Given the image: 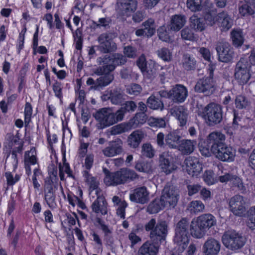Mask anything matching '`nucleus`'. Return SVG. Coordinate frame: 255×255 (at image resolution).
<instances>
[{"instance_id":"47","label":"nucleus","mask_w":255,"mask_h":255,"mask_svg":"<svg viewBox=\"0 0 255 255\" xmlns=\"http://www.w3.org/2000/svg\"><path fill=\"white\" fill-rule=\"evenodd\" d=\"M135 168L139 172L149 173L152 170V166L149 162L140 161L136 163Z\"/></svg>"},{"instance_id":"8","label":"nucleus","mask_w":255,"mask_h":255,"mask_svg":"<svg viewBox=\"0 0 255 255\" xmlns=\"http://www.w3.org/2000/svg\"><path fill=\"white\" fill-rule=\"evenodd\" d=\"M179 191L173 185L167 183L162 191L160 199L166 207L174 208L179 199Z\"/></svg>"},{"instance_id":"23","label":"nucleus","mask_w":255,"mask_h":255,"mask_svg":"<svg viewBox=\"0 0 255 255\" xmlns=\"http://www.w3.org/2000/svg\"><path fill=\"white\" fill-rule=\"evenodd\" d=\"M190 232L191 236L196 239H201L207 231L197 218H194L190 224Z\"/></svg>"},{"instance_id":"43","label":"nucleus","mask_w":255,"mask_h":255,"mask_svg":"<svg viewBox=\"0 0 255 255\" xmlns=\"http://www.w3.org/2000/svg\"><path fill=\"white\" fill-rule=\"evenodd\" d=\"M158 57L164 62H170L172 58V53L167 48L162 47L156 51Z\"/></svg>"},{"instance_id":"51","label":"nucleus","mask_w":255,"mask_h":255,"mask_svg":"<svg viewBox=\"0 0 255 255\" xmlns=\"http://www.w3.org/2000/svg\"><path fill=\"white\" fill-rule=\"evenodd\" d=\"M111 81H87V85H91V88L100 90L103 87L108 85Z\"/></svg>"},{"instance_id":"42","label":"nucleus","mask_w":255,"mask_h":255,"mask_svg":"<svg viewBox=\"0 0 255 255\" xmlns=\"http://www.w3.org/2000/svg\"><path fill=\"white\" fill-rule=\"evenodd\" d=\"M147 106L153 110H162L164 105L161 100L155 97L154 96H151L147 100Z\"/></svg>"},{"instance_id":"20","label":"nucleus","mask_w":255,"mask_h":255,"mask_svg":"<svg viewBox=\"0 0 255 255\" xmlns=\"http://www.w3.org/2000/svg\"><path fill=\"white\" fill-rule=\"evenodd\" d=\"M207 138L209 143L211 144L212 152L225 144V136L221 132L213 131L208 135Z\"/></svg>"},{"instance_id":"50","label":"nucleus","mask_w":255,"mask_h":255,"mask_svg":"<svg viewBox=\"0 0 255 255\" xmlns=\"http://www.w3.org/2000/svg\"><path fill=\"white\" fill-rule=\"evenodd\" d=\"M233 187H237L238 190L241 193H244L246 191V188L244 185L242 180L236 175H233L230 182Z\"/></svg>"},{"instance_id":"13","label":"nucleus","mask_w":255,"mask_h":255,"mask_svg":"<svg viewBox=\"0 0 255 255\" xmlns=\"http://www.w3.org/2000/svg\"><path fill=\"white\" fill-rule=\"evenodd\" d=\"M107 157H112L120 155L124 152L123 141L119 138L109 142V145L102 151Z\"/></svg>"},{"instance_id":"63","label":"nucleus","mask_w":255,"mask_h":255,"mask_svg":"<svg viewBox=\"0 0 255 255\" xmlns=\"http://www.w3.org/2000/svg\"><path fill=\"white\" fill-rule=\"evenodd\" d=\"M5 176L6 178L7 184L8 185H13L20 179V176L16 174L14 177L11 173L9 172H5Z\"/></svg>"},{"instance_id":"18","label":"nucleus","mask_w":255,"mask_h":255,"mask_svg":"<svg viewBox=\"0 0 255 255\" xmlns=\"http://www.w3.org/2000/svg\"><path fill=\"white\" fill-rule=\"evenodd\" d=\"M184 162L187 172L192 176H198L202 170V164L196 157L189 156L185 159Z\"/></svg>"},{"instance_id":"41","label":"nucleus","mask_w":255,"mask_h":255,"mask_svg":"<svg viewBox=\"0 0 255 255\" xmlns=\"http://www.w3.org/2000/svg\"><path fill=\"white\" fill-rule=\"evenodd\" d=\"M167 121L165 118H156L150 117L147 120V124L151 127L158 128H165Z\"/></svg>"},{"instance_id":"1","label":"nucleus","mask_w":255,"mask_h":255,"mask_svg":"<svg viewBox=\"0 0 255 255\" xmlns=\"http://www.w3.org/2000/svg\"><path fill=\"white\" fill-rule=\"evenodd\" d=\"M144 229L149 232L150 241H147L139 248L137 255H156L160 244L165 240L168 231V225L164 220L152 218L144 225Z\"/></svg>"},{"instance_id":"53","label":"nucleus","mask_w":255,"mask_h":255,"mask_svg":"<svg viewBox=\"0 0 255 255\" xmlns=\"http://www.w3.org/2000/svg\"><path fill=\"white\" fill-rule=\"evenodd\" d=\"M190 208L191 212L194 213L203 212L205 208L204 204L198 200L193 201L190 203Z\"/></svg>"},{"instance_id":"34","label":"nucleus","mask_w":255,"mask_h":255,"mask_svg":"<svg viewBox=\"0 0 255 255\" xmlns=\"http://www.w3.org/2000/svg\"><path fill=\"white\" fill-rule=\"evenodd\" d=\"M136 107L135 102L132 101H127L123 104L121 108L117 111L118 114L121 116V121L124 119L126 113L134 111Z\"/></svg>"},{"instance_id":"7","label":"nucleus","mask_w":255,"mask_h":255,"mask_svg":"<svg viewBox=\"0 0 255 255\" xmlns=\"http://www.w3.org/2000/svg\"><path fill=\"white\" fill-rule=\"evenodd\" d=\"M222 241L225 247L232 251H237L241 249L246 243L245 239L234 230L225 232L222 236Z\"/></svg>"},{"instance_id":"46","label":"nucleus","mask_w":255,"mask_h":255,"mask_svg":"<svg viewBox=\"0 0 255 255\" xmlns=\"http://www.w3.org/2000/svg\"><path fill=\"white\" fill-rule=\"evenodd\" d=\"M36 155V150L34 147L31 148L29 151H25L24 156V163L30 164H36L37 162Z\"/></svg>"},{"instance_id":"28","label":"nucleus","mask_w":255,"mask_h":255,"mask_svg":"<svg viewBox=\"0 0 255 255\" xmlns=\"http://www.w3.org/2000/svg\"><path fill=\"white\" fill-rule=\"evenodd\" d=\"M159 167L166 174L170 173L175 169L174 164L169 161L168 155L165 153L160 155Z\"/></svg>"},{"instance_id":"49","label":"nucleus","mask_w":255,"mask_h":255,"mask_svg":"<svg viewBox=\"0 0 255 255\" xmlns=\"http://www.w3.org/2000/svg\"><path fill=\"white\" fill-rule=\"evenodd\" d=\"M236 107L239 109L246 108L249 105V102L247 98L243 95H238L235 101Z\"/></svg>"},{"instance_id":"26","label":"nucleus","mask_w":255,"mask_h":255,"mask_svg":"<svg viewBox=\"0 0 255 255\" xmlns=\"http://www.w3.org/2000/svg\"><path fill=\"white\" fill-rule=\"evenodd\" d=\"M144 134L140 130L133 131L128 137L127 142L128 145L133 148L138 147L142 139L144 138Z\"/></svg>"},{"instance_id":"12","label":"nucleus","mask_w":255,"mask_h":255,"mask_svg":"<svg viewBox=\"0 0 255 255\" xmlns=\"http://www.w3.org/2000/svg\"><path fill=\"white\" fill-rule=\"evenodd\" d=\"M212 152L217 159L223 162H232L236 156V150L226 144Z\"/></svg>"},{"instance_id":"5","label":"nucleus","mask_w":255,"mask_h":255,"mask_svg":"<svg viewBox=\"0 0 255 255\" xmlns=\"http://www.w3.org/2000/svg\"><path fill=\"white\" fill-rule=\"evenodd\" d=\"M94 117L99 124L101 129L110 127L121 122V116L117 112L113 113L109 108H102L93 114Z\"/></svg>"},{"instance_id":"30","label":"nucleus","mask_w":255,"mask_h":255,"mask_svg":"<svg viewBox=\"0 0 255 255\" xmlns=\"http://www.w3.org/2000/svg\"><path fill=\"white\" fill-rule=\"evenodd\" d=\"M213 81H198L195 86V90L199 93H212L214 91Z\"/></svg>"},{"instance_id":"19","label":"nucleus","mask_w":255,"mask_h":255,"mask_svg":"<svg viewBox=\"0 0 255 255\" xmlns=\"http://www.w3.org/2000/svg\"><path fill=\"white\" fill-rule=\"evenodd\" d=\"M216 23L222 31H227L232 27L233 19L227 11H223L217 14Z\"/></svg>"},{"instance_id":"22","label":"nucleus","mask_w":255,"mask_h":255,"mask_svg":"<svg viewBox=\"0 0 255 255\" xmlns=\"http://www.w3.org/2000/svg\"><path fill=\"white\" fill-rule=\"evenodd\" d=\"M221 245L218 240L210 238L205 242L203 251L205 255H216L220 251Z\"/></svg>"},{"instance_id":"59","label":"nucleus","mask_w":255,"mask_h":255,"mask_svg":"<svg viewBox=\"0 0 255 255\" xmlns=\"http://www.w3.org/2000/svg\"><path fill=\"white\" fill-rule=\"evenodd\" d=\"M52 88L55 96L61 100L63 97V94L62 92L63 87L61 83L56 81L53 84Z\"/></svg>"},{"instance_id":"3","label":"nucleus","mask_w":255,"mask_h":255,"mask_svg":"<svg viewBox=\"0 0 255 255\" xmlns=\"http://www.w3.org/2000/svg\"><path fill=\"white\" fill-rule=\"evenodd\" d=\"M138 177V175L134 171L123 168L117 171L107 174L104 178V182L108 186H116L134 180Z\"/></svg>"},{"instance_id":"44","label":"nucleus","mask_w":255,"mask_h":255,"mask_svg":"<svg viewBox=\"0 0 255 255\" xmlns=\"http://www.w3.org/2000/svg\"><path fill=\"white\" fill-rule=\"evenodd\" d=\"M142 25L144 27L143 29L146 31V35L147 37H151L155 33V22L153 19H148L142 23Z\"/></svg>"},{"instance_id":"29","label":"nucleus","mask_w":255,"mask_h":255,"mask_svg":"<svg viewBox=\"0 0 255 255\" xmlns=\"http://www.w3.org/2000/svg\"><path fill=\"white\" fill-rule=\"evenodd\" d=\"M232 44L237 48L241 47L245 41L243 32L240 29H234L231 32Z\"/></svg>"},{"instance_id":"9","label":"nucleus","mask_w":255,"mask_h":255,"mask_svg":"<svg viewBox=\"0 0 255 255\" xmlns=\"http://www.w3.org/2000/svg\"><path fill=\"white\" fill-rule=\"evenodd\" d=\"M216 50L220 61L228 63L233 60L234 52L233 48L228 42L223 40L218 42Z\"/></svg>"},{"instance_id":"55","label":"nucleus","mask_w":255,"mask_h":255,"mask_svg":"<svg viewBox=\"0 0 255 255\" xmlns=\"http://www.w3.org/2000/svg\"><path fill=\"white\" fill-rule=\"evenodd\" d=\"M142 154L148 158H152L154 155V150L151 145L149 143H144L142 146Z\"/></svg>"},{"instance_id":"6","label":"nucleus","mask_w":255,"mask_h":255,"mask_svg":"<svg viewBox=\"0 0 255 255\" xmlns=\"http://www.w3.org/2000/svg\"><path fill=\"white\" fill-rule=\"evenodd\" d=\"M189 227H190V223L186 218H182L176 225L174 242L181 246L182 250L185 249L189 242L190 236L189 233Z\"/></svg>"},{"instance_id":"2","label":"nucleus","mask_w":255,"mask_h":255,"mask_svg":"<svg viewBox=\"0 0 255 255\" xmlns=\"http://www.w3.org/2000/svg\"><path fill=\"white\" fill-rule=\"evenodd\" d=\"M102 67L97 68L94 73L98 76L105 75L107 77L105 80H113L114 76L111 74L117 66L122 65L127 62L125 56L120 53H114L113 55H105L101 59Z\"/></svg>"},{"instance_id":"33","label":"nucleus","mask_w":255,"mask_h":255,"mask_svg":"<svg viewBox=\"0 0 255 255\" xmlns=\"http://www.w3.org/2000/svg\"><path fill=\"white\" fill-rule=\"evenodd\" d=\"M186 22L185 17L181 15H174L172 16L170 20V27L171 30L179 31Z\"/></svg>"},{"instance_id":"45","label":"nucleus","mask_w":255,"mask_h":255,"mask_svg":"<svg viewBox=\"0 0 255 255\" xmlns=\"http://www.w3.org/2000/svg\"><path fill=\"white\" fill-rule=\"evenodd\" d=\"M44 199L50 209H53L56 207L55 195L54 194L53 190L45 191Z\"/></svg>"},{"instance_id":"56","label":"nucleus","mask_w":255,"mask_h":255,"mask_svg":"<svg viewBox=\"0 0 255 255\" xmlns=\"http://www.w3.org/2000/svg\"><path fill=\"white\" fill-rule=\"evenodd\" d=\"M32 114V108L29 103L26 102L24 108V123L27 126L31 121Z\"/></svg>"},{"instance_id":"4","label":"nucleus","mask_w":255,"mask_h":255,"mask_svg":"<svg viewBox=\"0 0 255 255\" xmlns=\"http://www.w3.org/2000/svg\"><path fill=\"white\" fill-rule=\"evenodd\" d=\"M199 115L209 126H214L220 124L223 120V110L218 104L211 103L203 108L199 111Z\"/></svg>"},{"instance_id":"16","label":"nucleus","mask_w":255,"mask_h":255,"mask_svg":"<svg viewBox=\"0 0 255 255\" xmlns=\"http://www.w3.org/2000/svg\"><path fill=\"white\" fill-rule=\"evenodd\" d=\"M149 193L147 188L141 186L134 189L129 195V199L132 202L144 204L149 200Z\"/></svg>"},{"instance_id":"25","label":"nucleus","mask_w":255,"mask_h":255,"mask_svg":"<svg viewBox=\"0 0 255 255\" xmlns=\"http://www.w3.org/2000/svg\"><path fill=\"white\" fill-rule=\"evenodd\" d=\"M96 200L92 204V209L96 213H101L102 215L107 214V203L104 197L100 195V193L97 195Z\"/></svg>"},{"instance_id":"14","label":"nucleus","mask_w":255,"mask_h":255,"mask_svg":"<svg viewBox=\"0 0 255 255\" xmlns=\"http://www.w3.org/2000/svg\"><path fill=\"white\" fill-rule=\"evenodd\" d=\"M245 204L246 201L243 196L236 195L230 199L229 207L234 214L241 216L246 211Z\"/></svg>"},{"instance_id":"37","label":"nucleus","mask_w":255,"mask_h":255,"mask_svg":"<svg viewBox=\"0 0 255 255\" xmlns=\"http://www.w3.org/2000/svg\"><path fill=\"white\" fill-rule=\"evenodd\" d=\"M165 207L166 206L160 198L155 199L148 205L147 212L150 214H156Z\"/></svg>"},{"instance_id":"36","label":"nucleus","mask_w":255,"mask_h":255,"mask_svg":"<svg viewBox=\"0 0 255 255\" xmlns=\"http://www.w3.org/2000/svg\"><path fill=\"white\" fill-rule=\"evenodd\" d=\"M190 26L196 31H202L205 28L204 19L194 14L190 18Z\"/></svg>"},{"instance_id":"62","label":"nucleus","mask_w":255,"mask_h":255,"mask_svg":"<svg viewBox=\"0 0 255 255\" xmlns=\"http://www.w3.org/2000/svg\"><path fill=\"white\" fill-rule=\"evenodd\" d=\"M181 37L183 39L192 41L194 39V36L192 31L188 28L183 29L181 32Z\"/></svg>"},{"instance_id":"35","label":"nucleus","mask_w":255,"mask_h":255,"mask_svg":"<svg viewBox=\"0 0 255 255\" xmlns=\"http://www.w3.org/2000/svg\"><path fill=\"white\" fill-rule=\"evenodd\" d=\"M180 138L175 132H170L165 137L166 145L170 148H177L180 144Z\"/></svg>"},{"instance_id":"58","label":"nucleus","mask_w":255,"mask_h":255,"mask_svg":"<svg viewBox=\"0 0 255 255\" xmlns=\"http://www.w3.org/2000/svg\"><path fill=\"white\" fill-rule=\"evenodd\" d=\"M247 226L252 230L255 229V206L252 208L249 211Z\"/></svg>"},{"instance_id":"32","label":"nucleus","mask_w":255,"mask_h":255,"mask_svg":"<svg viewBox=\"0 0 255 255\" xmlns=\"http://www.w3.org/2000/svg\"><path fill=\"white\" fill-rule=\"evenodd\" d=\"M181 64L185 70H194L196 68V61L193 56L187 53L184 54L182 56Z\"/></svg>"},{"instance_id":"10","label":"nucleus","mask_w":255,"mask_h":255,"mask_svg":"<svg viewBox=\"0 0 255 255\" xmlns=\"http://www.w3.org/2000/svg\"><path fill=\"white\" fill-rule=\"evenodd\" d=\"M249 61L246 57H241L236 65L235 77L236 80H249L255 78L249 69Z\"/></svg>"},{"instance_id":"17","label":"nucleus","mask_w":255,"mask_h":255,"mask_svg":"<svg viewBox=\"0 0 255 255\" xmlns=\"http://www.w3.org/2000/svg\"><path fill=\"white\" fill-rule=\"evenodd\" d=\"M170 113L178 120L180 127H184L186 125L188 118V111L185 107L174 106L170 109Z\"/></svg>"},{"instance_id":"64","label":"nucleus","mask_w":255,"mask_h":255,"mask_svg":"<svg viewBox=\"0 0 255 255\" xmlns=\"http://www.w3.org/2000/svg\"><path fill=\"white\" fill-rule=\"evenodd\" d=\"M124 54L128 58H134L136 56V50L135 48L128 46L124 48Z\"/></svg>"},{"instance_id":"60","label":"nucleus","mask_w":255,"mask_h":255,"mask_svg":"<svg viewBox=\"0 0 255 255\" xmlns=\"http://www.w3.org/2000/svg\"><path fill=\"white\" fill-rule=\"evenodd\" d=\"M121 75L122 79H137L138 78V75L132 73L130 70L127 69H123L121 71Z\"/></svg>"},{"instance_id":"11","label":"nucleus","mask_w":255,"mask_h":255,"mask_svg":"<svg viewBox=\"0 0 255 255\" xmlns=\"http://www.w3.org/2000/svg\"><path fill=\"white\" fill-rule=\"evenodd\" d=\"M98 41L99 43L98 49L103 53L114 52L117 49V45L113 41L112 36L107 33L100 34L98 37Z\"/></svg>"},{"instance_id":"54","label":"nucleus","mask_w":255,"mask_h":255,"mask_svg":"<svg viewBox=\"0 0 255 255\" xmlns=\"http://www.w3.org/2000/svg\"><path fill=\"white\" fill-rule=\"evenodd\" d=\"M136 65L140 69L142 74L145 75L148 73L147 68V62L144 54L140 55L136 61Z\"/></svg>"},{"instance_id":"15","label":"nucleus","mask_w":255,"mask_h":255,"mask_svg":"<svg viewBox=\"0 0 255 255\" xmlns=\"http://www.w3.org/2000/svg\"><path fill=\"white\" fill-rule=\"evenodd\" d=\"M119 12L124 16L128 17L136 9V0H118L117 2Z\"/></svg>"},{"instance_id":"57","label":"nucleus","mask_w":255,"mask_h":255,"mask_svg":"<svg viewBox=\"0 0 255 255\" xmlns=\"http://www.w3.org/2000/svg\"><path fill=\"white\" fill-rule=\"evenodd\" d=\"M159 38L165 42H170L171 38L165 26H161L157 30Z\"/></svg>"},{"instance_id":"31","label":"nucleus","mask_w":255,"mask_h":255,"mask_svg":"<svg viewBox=\"0 0 255 255\" xmlns=\"http://www.w3.org/2000/svg\"><path fill=\"white\" fill-rule=\"evenodd\" d=\"M196 141L189 139H184L181 141L179 145V149L184 154H190L195 149Z\"/></svg>"},{"instance_id":"39","label":"nucleus","mask_w":255,"mask_h":255,"mask_svg":"<svg viewBox=\"0 0 255 255\" xmlns=\"http://www.w3.org/2000/svg\"><path fill=\"white\" fill-rule=\"evenodd\" d=\"M129 123H123L112 127L109 130L111 135H117L130 130L131 126Z\"/></svg>"},{"instance_id":"27","label":"nucleus","mask_w":255,"mask_h":255,"mask_svg":"<svg viewBox=\"0 0 255 255\" xmlns=\"http://www.w3.org/2000/svg\"><path fill=\"white\" fill-rule=\"evenodd\" d=\"M207 231L216 225V218L211 214H204L196 218Z\"/></svg>"},{"instance_id":"52","label":"nucleus","mask_w":255,"mask_h":255,"mask_svg":"<svg viewBox=\"0 0 255 255\" xmlns=\"http://www.w3.org/2000/svg\"><path fill=\"white\" fill-rule=\"evenodd\" d=\"M249 3H244L239 6V11L242 16H246L255 13L254 10L249 5Z\"/></svg>"},{"instance_id":"61","label":"nucleus","mask_w":255,"mask_h":255,"mask_svg":"<svg viewBox=\"0 0 255 255\" xmlns=\"http://www.w3.org/2000/svg\"><path fill=\"white\" fill-rule=\"evenodd\" d=\"M142 88L139 85L134 84L128 86L127 88V92L131 95H137L141 91Z\"/></svg>"},{"instance_id":"24","label":"nucleus","mask_w":255,"mask_h":255,"mask_svg":"<svg viewBox=\"0 0 255 255\" xmlns=\"http://www.w3.org/2000/svg\"><path fill=\"white\" fill-rule=\"evenodd\" d=\"M84 180L89 187L90 194L95 191V194L98 195L101 193V190L99 187V182L96 177L92 176L88 171L83 172Z\"/></svg>"},{"instance_id":"40","label":"nucleus","mask_w":255,"mask_h":255,"mask_svg":"<svg viewBox=\"0 0 255 255\" xmlns=\"http://www.w3.org/2000/svg\"><path fill=\"white\" fill-rule=\"evenodd\" d=\"M123 96L124 92L122 89L117 88L111 91L109 99L113 104L118 105L123 101Z\"/></svg>"},{"instance_id":"38","label":"nucleus","mask_w":255,"mask_h":255,"mask_svg":"<svg viewBox=\"0 0 255 255\" xmlns=\"http://www.w3.org/2000/svg\"><path fill=\"white\" fill-rule=\"evenodd\" d=\"M147 116L144 113H136L134 117L129 121L130 124L131 128H135L142 125L146 121L147 122Z\"/></svg>"},{"instance_id":"48","label":"nucleus","mask_w":255,"mask_h":255,"mask_svg":"<svg viewBox=\"0 0 255 255\" xmlns=\"http://www.w3.org/2000/svg\"><path fill=\"white\" fill-rule=\"evenodd\" d=\"M186 4L192 11H200L203 8L201 0H187Z\"/></svg>"},{"instance_id":"21","label":"nucleus","mask_w":255,"mask_h":255,"mask_svg":"<svg viewBox=\"0 0 255 255\" xmlns=\"http://www.w3.org/2000/svg\"><path fill=\"white\" fill-rule=\"evenodd\" d=\"M171 99L176 103L184 102L188 95L187 89L182 85H176L170 90Z\"/></svg>"}]
</instances>
